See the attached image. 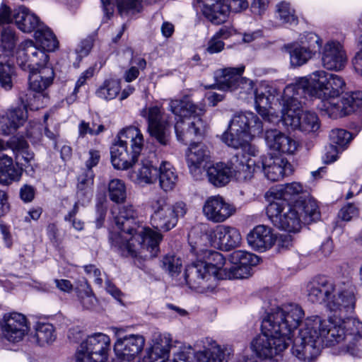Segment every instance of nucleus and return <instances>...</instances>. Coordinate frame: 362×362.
Listing matches in <instances>:
<instances>
[{
	"label": "nucleus",
	"mask_w": 362,
	"mask_h": 362,
	"mask_svg": "<svg viewBox=\"0 0 362 362\" xmlns=\"http://www.w3.org/2000/svg\"><path fill=\"white\" fill-rule=\"evenodd\" d=\"M112 214L115 226L110 239L122 255L142 259L157 256L163 235L137 221L138 211L132 204L114 206Z\"/></svg>",
	"instance_id": "nucleus-1"
},
{
	"label": "nucleus",
	"mask_w": 362,
	"mask_h": 362,
	"mask_svg": "<svg viewBox=\"0 0 362 362\" xmlns=\"http://www.w3.org/2000/svg\"><path fill=\"white\" fill-rule=\"evenodd\" d=\"M263 130V122L255 113L238 112L233 115L227 130L222 134L221 140L228 146L241 150L229 161L232 177L237 180H250L259 168L252 158L257 155L258 150L250 141L262 134Z\"/></svg>",
	"instance_id": "nucleus-2"
},
{
	"label": "nucleus",
	"mask_w": 362,
	"mask_h": 362,
	"mask_svg": "<svg viewBox=\"0 0 362 362\" xmlns=\"http://www.w3.org/2000/svg\"><path fill=\"white\" fill-rule=\"evenodd\" d=\"M304 315L302 308L294 303L272 308L262 322V334L252 341V349L267 356L281 354L291 343Z\"/></svg>",
	"instance_id": "nucleus-3"
},
{
	"label": "nucleus",
	"mask_w": 362,
	"mask_h": 362,
	"mask_svg": "<svg viewBox=\"0 0 362 362\" xmlns=\"http://www.w3.org/2000/svg\"><path fill=\"white\" fill-rule=\"evenodd\" d=\"M352 313H334L327 319L319 316L307 317L293 340L292 354L300 361L310 362L321 349L342 342L346 337L343 317Z\"/></svg>",
	"instance_id": "nucleus-4"
},
{
	"label": "nucleus",
	"mask_w": 362,
	"mask_h": 362,
	"mask_svg": "<svg viewBox=\"0 0 362 362\" xmlns=\"http://www.w3.org/2000/svg\"><path fill=\"white\" fill-rule=\"evenodd\" d=\"M267 215L277 228L296 233L300 230L302 223H310L319 219L320 211L314 199L295 202L293 205L277 199L267 206Z\"/></svg>",
	"instance_id": "nucleus-5"
},
{
	"label": "nucleus",
	"mask_w": 362,
	"mask_h": 362,
	"mask_svg": "<svg viewBox=\"0 0 362 362\" xmlns=\"http://www.w3.org/2000/svg\"><path fill=\"white\" fill-rule=\"evenodd\" d=\"M144 145L141 130L129 126L120 130L111 147V162L115 168L127 170L138 160Z\"/></svg>",
	"instance_id": "nucleus-6"
},
{
	"label": "nucleus",
	"mask_w": 362,
	"mask_h": 362,
	"mask_svg": "<svg viewBox=\"0 0 362 362\" xmlns=\"http://www.w3.org/2000/svg\"><path fill=\"white\" fill-rule=\"evenodd\" d=\"M334 283L325 277H319L308 286V298L313 303L325 304L332 313H353L356 298L353 290H346L334 294Z\"/></svg>",
	"instance_id": "nucleus-7"
},
{
	"label": "nucleus",
	"mask_w": 362,
	"mask_h": 362,
	"mask_svg": "<svg viewBox=\"0 0 362 362\" xmlns=\"http://www.w3.org/2000/svg\"><path fill=\"white\" fill-rule=\"evenodd\" d=\"M300 93L293 86H286L281 98V119L285 125L306 133L316 132L320 129L319 119L314 112H302Z\"/></svg>",
	"instance_id": "nucleus-8"
},
{
	"label": "nucleus",
	"mask_w": 362,
	"mask_h": 362,
	"mask_svg": "<svg viewBox=\"0 0 362 362\" xmlns=\"http://www.w3.org/2000/svg\"><path fill=\"white\" fill-rule=\"evenodd\" d=\"M150 207L152 211L151 225L165 232L175 228L179 218L184 217L188 211L185 202L177 201L170 204L167 198L161 196L153 197L150 201Z\"/></svg>",
	"instance_id": "nucleus-9"
},
{
	"label": "nucleus",
	"mask_w": 362,
	"mask_h": 362,
	"mask_svg": "<svg viewBox=\"0 0 362 362\" xmlns=\"http://www.w3.org/2000/svg\"><path fill=\"white\" fill-rule=\"evenodd\" d=\"M110 342V337L101 332L88 336L75 354V362H107Z\"/></svg>",
	"instance_id": "nucleus-10"
},
{
	"label": "nucleus",
	"mask_w": 362,
	"mask_h": 362,
	"mask_svg": "<svg viewBox=\"0 0 362 362\" xmlns=\"http://www.w3.org/2000/svg\"><path fill=\"white\" fill-rule=\"evenodd\" d=\"M28 73L29 88L35 93L33 98L30 96L26 100V103L28 105L39 109L48 102L49 99L45 90L52 84L54 72L52 67H45Z\"/></svg>",
	"instance_id": "nucleus-11"
},
{
	"label": "nucleus",
	"mask_w": 362,
	"mask_h": 362,
	"mask_svg": "<svg viewBox=\"0 0 362 362\" xmlns=\"http://www.w3.org/2000/svg\"><path fill=\"white\" fill-rule=\"evenodd\" d=\"M329 73L324 70L315 71L306 76L299 78L293 86L296 88V92L300 93V96L303 97L304 94L320 99L317 105L320 110V106L324 102H329L326 99L327 90V80Z\"/></svg>",
	"instance_id": "nucleus-12"
},
{
	"label": "nucleus",
	"mask_w": 362,
	"mask_h": 362,
	"mask_svg": "<svg viewBox=\"0 0 362 362\" xmlns=\"http://www.w3.org/2000/svg\"><path fill=\"white\" fill-rule=\"evenodd\" d=\"M202 4L203 15L214 24L224 23L230 11L240 12L246 9V0H197Z\"/></svg>",
	"instance_id": "nucleus-13"
},
{
	"label": "nucleus",
	"mask_w": 362,
	"mask_h": 362,
	"mask_svg": "<svg viewBox=\"0 0 362 362\" xmlns=\"http://www.w3.org/2000/svg\"><path fill=\"white\" fill-rule=\"evenodd\" d=\"M140 115L147 120V132L162 146L170 142V131L168 122L163 119L160 108L157 105L145 107L140 110Z\"/></svg>",
	"instance_id": "nucleus-14"
},
{
	"label": "nucleus",
	"mask_w": 362,
	"mask_h": 362,
	"mask_svg": "<svg viewBox=\"0 0 362 362\" xmlns=\"http://www.w3.org/2000/svg\"><path fill=\"white\" fill-rule=\"evenodd\" d=\"M185 279L190 288L199 293H204L215 288L217 276L211 274L206 269V264L199 259L187 267Z\"/></svg>",
	"instance_id": "nucleus-15"
},
{
	"label": "nucleus",
	"mask_w": 362,
	"mask_h": 362,
	"mask_svg": "<svg viewBox=\"0 0 362 362\" xmlns=\"http://www.w3.org/2000/svg\"><path fill=\"white\" fill-rule=\"evenodd\" d=\"M361 105L362 93L361 92L346 93L340 100L337 98L331 102H324L320 106V111L322 115L337 118L350 114L356 107Z\"/></svg>",
	"instance_id": "nucleus-16"
},
{
	"label": "nucleus",
	"mask_w": 362,
	"mask_h": 362,
	"mask_svg": "<svg viewBox=\"0 0 362 362\" xmlns=\"http://www.w3.org/2000/svg\"><path fill=\"white\" fill-rule=\"evenodd\" d=\"M205 237L212 247L223 250H230L238 247L242 240L240 233L236 228L225 225L208 229Z\"/></svg>",
	"instance_id": "nucleus-17"
},
{
	"label": "nucleus",
	"mask_w": 362,
	"mask_h": 362,
	"mask_svg": "<svg viewBox=\"0 0 362 362\" xmlns=\"http://www.w3.org/2000/svg\"><path fill=\"white\" fill-rule=\"evenodd\" d=\"M197 349L196 362H228L231 355L230 349L221 346L211 338L206 337L194 344Z\"/></svg>",
	"instance_id": "nucleus-18"
},
{
	"label": "nucleus",
	"mask_w": 362,
	"mask_h": 362,
	"mask_svg": "<svg viewBox=\"0 0 362 362\" xmlns=\"http://www.w3.org/2000/svg\"><path fill=\"white\" fill-rule=\"evenodd\" d=\"M235 212V206L221 195L209 197L202 206V213L206 220L215 223L226 221Z\"/></svg>",
	"instance_id": "nucleus-19"
},
{
	"label": "nucleus",
	"mask_w": 362,
	"mask_h": 362,
	"mask_svg": "<svg viewBox=\"0 0 362 362\" xmlns=\"http://www.w3.org/2000/svg\"><path fill=\"white\" fill-rule=\"evenodd\" d=\"M0 330L8 341L13 343L18 342L28 333L27 319L25 315L19 313H6L0 321Z\"/></svg>",
	"instance_id": "nucleus-20"
},
{
	"label": "nucleus",
	"mask_w": 362,
	"mask_h": 362,
	"mask_svg": "<svg viewBox=\"0 0 362 362\" xmlns=\"http://www.w3.org/2000/svg\"><path fill=\"white\" fill-rule=\"evenodd\" d=\"M207 128L206 122L199 115L180 119L175 124V131L179 141L187 144L202 136Z\"/></svg>",
	"instance_id": "nucleus-21"
},
{
	"label": "nucleus",
	"mask_w": 362,
	"mask_h": 362,
	"mask_svg": "<svg viewBox=\"0 0 362 362\" xmlns=\"http://www.w3.org/2000/svg\"><path fill=\"white\" fill-rule=\"evenodd\" d=\"M145 339L140 334H129L118 338L114 344L113 350L116 357L124 361H132L141 353Z\"/></svg>",
	"instance_id": "nucleus-22"
},
{
	"label": "nucleus",
	"mask_w": 362,
	"mask_h": 362,
	"mask_svg": "<svg viewBox=\"0 0 362 362\" xmlns=\"http://www.w3.org/2000/svg\"><path fill=\"white\" fill-rule=\"evenodd\" d=\"M211 160L208 147L202 143H192L186 151V161L191 175L196 179L201 178Z\"/></svg>",
	"instance_id": "nucleus-23"
},
{
	"label": "nucleus",
	"mask_w": 362,
	"mask_h": 362,
	"mask_svg": "<svg viewBox=\"0 0 362 362\" xmlns=\"http://www.w3.org/2000/svg\"><path fill=\"white\" fill-rule=\"evenodd\" d=\"M347 56L344 46L338 41H328L322 52V64L327 70L340 71L346 64Z\"/></svg>",
	"instance_id": "nucleus-24"
},
{
	"label": "nucleus",
	"mask_w": 362,
	"mask_h": 362,
	"mask_svg": "<svg viewBox=\"0 0 362 362\" xmlns=\"http://www.w3.org/2000/svg\"><path fill=\"white\" fill-rule=\"evenodd\" d=\"M262 170L267 178L276 182L293 173V168L288 160L281 156L267 155L262 158Z\"/></svg>",
	"instance_id": "nucleus-25"
},
{
	"label": "nucleus",
	"mask_w": 362,
	"mask_h": 362,
	"mask_svg": "<svg viewBox=\"0 0 362 362\" xmlns=\"http://www.w3.org/2000/svg\"><path fill=\"white\" fill-rule=\"evenodd\" d=\"M264 140L269 149L284 154L293 155L298 150V142L276 129L266 130Z\"/></svg>",
	"instance_id": "nucleus-26"
},
{
	"label": "nucleus",
	"mask_w": 362,
	"mask_h": 362,
	"mask_svg": "<svg viewBox=\"0 0 362 362\" xmlns=\"http://www.w3.org/2000/svg\"><path fill=\"white\" fill-rule=\"evenodd\" d=\"M247 240L252 248L263 252L274 245L276 236L270 227L259 225L248 233Z\"/></svg>",
	"instance_id": "nucleus-27"
},
{
	"label": "nucleus",
	"mask_w": 362,
	"mask_h": 362,
	"mask_svg": "<svg viewBox=\"0 0 362 362\" xmlns=\"http://www.w3.org/2000/svg\"><path fill=\"white\" fill-rule=\"evenodd\" d=\"M243 71L244 66L217 70L214 74L216 83L206 88H217L222 90H235L237 89V84L241 78L240 75Z\"/></svg>",
	"instance_id": "nucleus-28"
},
{
	"label": "nucleus",
	"mask_w": 362,
	"mask_h": 362,
	"mask_svg": "<svg viewBox=\"0 0 362 362\" xmlns=\"http://www.w3.org/2000/svg\"><path fill=\"white\" fill-rule=\"evenodd\" d=\"M13 17L16 25L23 33L36 30L42 23L35 13L23 5L13 9Z\"/></svg>",
	"instance_id": "nucleus-29"
},
{
	"label": "nucleus",
	"mask_w": 362,
	"mask_h": 362,
	"mask_svg": "<svg viewBox=\"0 0 362 362\" xmlns=\"http://www.w3.org/2000/svg\"><path fill=\"white\" fill-rule=\"evenodd\" d=\"M275 200L281 199L286 202L297 199L295 202L305 201L313 199L309 196L307 188L300 182H293L280 186L274 192Z\"/></svg>",
	"instance_id": "nucleus-30"
},
{
	"label": "nucleus",
	"mask_w": 362,
	"mask_h": 362,
	"mask_svg": "<svg viewBox=\"0 0 362 362\" xmlns=\"http://www.w3.org/2000/svg\"><path fill=\"white\" fill-rule=\"evenodd\" d=\"M169 109L175 115L180 117V119H186L194 115L202 116L204 112V105H197L187 98L182 100H170Z\"/></svg>",
	"instance_id": "nucleus-31"
},
{
	"label": "nucleus",
	"mask_w": 362,
	"mask_h": 362,
	"mask_svg": "<svg viewBox=\"0 0 362 362\" xmlns=\"http://www.w3.org/2000/svg\"><path fill=\"white\" fill-rule=\"evenodd\" d=\"M199 255V259L202 263L206 264V269L212 275L217 276V280L223 279L222 273L224 272L225 258L223 256L216 251L204 250Z\"/></svg>",
	"instance_id": "nucleus-32"
},
{
	"label": "nucleus",
	"mask_w": 362,
	"mask_h": 362,
	"mask_svg": "<svg viewBox=\"0 0 362 362\" xmlns=\"http://www.w3.org/2000/svg\"><path fill=\"white\" fill-rule=\"evenodd\" d=\"M171 348V339L169 336H160L153 346L145 362H171L168 360Z\"/></svg>",
	"instance_id": "nucleus-33"
},
{
	"label": "nucleus",
	"mask_w": 362,
	"mask_h": 362,
	"mask_svg": "<svg viewBox=\"0 0 362 362\" xmlns=\"http://www.w3.org/2000/svg\"><path fill=\"white\" fill-rule=\"evenodd\" d=\"M286 48L289 53L292 67H299L305 64L315 54V51H311L310 48L300 45L298 42L289 44Z\"/></svg>",
	"instance_id": "nucleus-34"
},
{
	"label": "nucleus",
	"mask_w": 362,
	"mask_h": 362,
	"mask_svg": "<svg viewBox=\"0 0 362 362\" xmlns=\"http://www.w3.org/2000/svg\"><path fill=\"white\" fill-rule=\"evenodd\" d=\"M206 173L209 181L216 187L226 185L232 177L230 164L223 163H217L208 168Z\"/></svg>",
	"instance_id": "nucleus-35"
},
{
	"label": "nucleus",
	"mask_w": 362,
	"mask_h": 362,
	"mask_svg": "<svg viewBox=\"0 0 362 362\" xmlns=\"http://www.w3.org/2000/svg\"><path fill=\"white\" fill-rule=\"evenodd\" d=\"M158 178L160 188L165 192H169L175 188L178 177L172 164L163 161L158 168Z\"/></svg>",
	"instance_id": "nucleus-36"
},
{
	"label": "nucleus",
	"mask_w": 362,
	"mask_h": 362,
	"mask_svg": "<svg viewBox=\"0 0 362 362\" xmlns=\"http://www.w3.org/2000/svg\"><path fill=\"white\" fill-rule=\"evenodd\" d=\"M42 50L43 49L37 47L32 40L23 42L16 53V62L18 66L23 71H28L30 60L34 58L37 52Z\"/></svg>",
	"instance_id": "nucleus-37"
},
{
	"label": "nucleus",
	"mask_w": 362,
	"mask_h": 362,
	"mask_svg": "<svg viewBox=\"0 0 362 362\" xmlns=\"http://www.w3.org/2000/svg\"><path fill=\"white\" fill-rule=\"evenodd\" d=\"M158 169L153 165V162L146 159L142 160L138 170L134 172L132 177L140 185L153 184L158 179Z\"/></svg>",
	"instance_id": "nucleus-38"
},
{
	"label": "nucleus",
	"mask_w": 362,
	"mask_h": 362,
	"mask_svg": "<svg viewBox=\"0 0 362 362\" xmlns=\"http://www.w3.org/2000/svg\"><path fill=\"white\" fill-rule=\"evenodd\" d=\"M77 192L78 202L84 204L88 202L93 196L92 187L93 185V175L91 170L81 175L78 178Z\"/></svg>",
	"instance_id": "nucleus-39"
},
{
	"label": "nucleus",
	"mask_w": 362,
	"mask_h": 362,
	"mask_svg": "<svg viewBox=\"0 0 362 362\" xmlns=\"http://www.w3.org/2000/svg\"><path fill=\"white\" fill-rule=\"evenodd\" d=\"M35 329V337L38 345L45 346L52 344L56 340L55 329L52 324L38 322Z\"/></svg>",
	"instance_id": "nucleus-40"
},
{
	"label": "nucleus",
	"mask_w": 362,
	"mask_h": 362,
	"mask_svg": "<svg viewBox=\"0 0 362 362\" xmlns=\"http://www.w3.org/2000/svg\"><path fill=\"white\" fill-rule=\"evenodd\" d=\"M36 40L47 51H54L58 46L57 40L52 31L43 23L35 30Z\"/></svg>",
	"instance_id": "nucleus-41"
},
{
	"label": "nucleus",
	"mask_w": 362,
	"mask_h": 362,
	"mask_svg": "<svg viewBox=\"0 0 362 362\" xmlns=\"http://www.w3.org/2000/svg\"><path fill=\"white\" fill-rule=\"evenodd\" d=\"M16 78V69L4 57H0V84L6 90L13 87V80Z\"/></svg>",
	"instance_id": "nucleus-42"
},
{
	"label": "nucleus",
	"mask_w": 362,
	"mask_h": 362,
	"mask_svg": "<svg viewBox=\"0 0 362 362\" xmlns=\"http://www.w3.org/2000/svg\"><path fill=\"white\" fill-rule=\"evenodd\" d=\"M121 90L120 82L118 80L109 78L105 80L97 89L96 95L103 100H110L117 97Z\"/></svg>",
	"instance_id": "nucleus-43"
},
{
	"label": "nucleus",
	"mask_w": 362,
	"mask_h": 362,
	"mask_svg": "<svg viewBox=\"0 0 362 362\" xmlns=\"http://www.w3.org/2000/svg\"><path fill=\"white\" fill-rule=\"evenodd\" d=\"M327 83L326 99L329 102L338 98L346 89V83L339 75L329 73Z\"/></svg>",
	"instance_id": "nucleus-44"
},
{
	"label": "nucleus",
	"mask_w": 362,
	"mask_h": 362,
	"mask_svg": "<svg viewBox=\"0 0 362 362\" xmlns=\"http://www.w3.org/2000/svg\"><path fill=\"white\" fill-rule=\"evenodd\" d=\"M108 194L111 201L120 204L127 199V188L124 182L119 179L110 180L108 185Z\"/></svg>",
	"instance_id": "nucleus-45"
},
{
	"label": "nucleus",
	"mask_w": 362,
	"mask_h": 362,
	"mask_svg": "<svg viewBox=\"0 0 362 362\" xmlns=\"http://www.w3.org/2000/svg\"><path fill=\"white\" fill-rule=\"evenodd\" d=\"M259 86L255 88V101L256 105V110L259 115L262 116L264 120L269 122H274V119H278L277 116H274L269 112L267 109V106L271 104L269 99L265 94H259Z\"/></svg>",
	"instance_id": "nucleus-46"
},
{
	"label": "nucleus",
	"mask_w": 362,
	"mask_h": 362,
	"mask_svg": "<svg viewBox=\"0 0 362 362\" xmlns=\"http://www.w3.org/2000/svg\"><path fill=\"white\" fill-rule=\"evenodd\" d=\"M19 40L16 30L10 26L1 32L0 49L4 52H12Z\"/></svg>",
	"instance_id": "nucleus-47"
},
{
	"label": "nucleus",
	"mask_w": 362,
	"mask_h": 362,
	"mask_svg": "<svg viewBox=\"0 0 362 362\" xmlns=\"http://www.w3.org/2000/svg\"><path fill=\"white\" fill-rule=\"evenodd\" d=\"M231 264H238L245 267H250L257 265L259 262V257L250 252L243 250H235L230 255Z\"/></svg>",
	"instance_id": "nucleus-48"
},
{
	"label": "nucleus",
	"mask_w": 362,
	"mask_h": 362,
	"mask_svg": "<svg viewBox=\"0 0 362 362\" xmlns=\"http://www.w3.org/2000/svg\"><path fill=\"white\" fill-rule=\"evenodd\" d=\"M77 297L83 309L92 310L97 305V299L88 285L83 289H77Z\"/></svg>",
	"instance_id": "nucleus-49"
},
{
	"label": "nucleus",
	"mask_w": 362,
	"mask_h": 362,
	"mask_svg": "<svg viewBox=\"0 0 362 362\" xmlns=\"http://www.w3.org/2000/svg\"><path fill=\"white\" fill-rule=\"evenodd\" d=\"M182 266L181 259L174 255H167L161 261V267L171 276L179 274Z\"/></svg>",
	"instance_id": "nucleus-50"
},
{
	"label": "nucleus",
	"mask_w": 362,
	"mask_h": 362,
	"mask_svg": "<svg viewBox=\"0 0 362 362\" xmlns=\"http://www.w3.org/2000/svg\"><path fill=\"white\" fill-rule=\"evenodd\" d=\"M344 330L346 336H352L354 339L362 338V322L357 318L343 317Z\"/></svg>",
	"instance_id": "nucleus-51"
},
{
	"label": "nucleus",
	"mask_w": 362,
	"mask_h": 362,
	"mask_svg": "<svg viewBox=\"0 0 362 362\" xmlns=\"http://www.w3.org/2000/svg\"><path fill=\"white\" fill-rule=\"evenodd\" d=\"M6 114L11 121L13 120L14 122L18 129L23 126L28 119L26 105L11 107L7 110Z\"/></svg>",
	"instance_id": "nucleus-52"
},
{
	"label": "nucleus",
	"mask_w": 362,
	"mask_h": 362,
	"mask_svg": "<svg viewBox=\"0 0 362 362\" xmlns=\"http://www.w3.org/2000/svg\"><path fill=\"white\" fill-rule=\"evenodd\" d=\"M252 268L245 267L238 264H232L229 267L224 269L226 278L228 279H245L251 275Z\"/></svg>",
	"instance_id": "nucleus-53"
},
{
	"label": "nucleus",
	"mask_w": 362,
	"mask_h": 362,
	"mask_svg": "<svg viewBox=\"0 0 362 362\" xmlns=\"http://www.w3.org/2000/svg\"><path fill=\"white\" fill-rule=\"evenodd\" d=\"M79 137H85L86 135L96 136L104 132L105 127L102 124H96L94 122H89L81 120L78 124Z\"/></svg>",
	"instance_id": "nucleus-54"
},
{
	"label": "nucleus",
	"mask_w": 362,
	"mask_h": 362,
	"mask_svg": "<svg viewBox=\"0 0 362 362\" xmlns=\"http://www.w3.org/2000/svg\"><path fill=\"white\" fill-rule=\"evenodd\" d=\"M278 18L283 23L296 24L297 18L294 11L291 8L290 4L286 2H281L277 5Z\"/></svg>",
	"instance_id": "nucleus-55"
},
{
	"label": "nucleus",
	"mask_w": 362,
	"mask_h": 362,
	"mask_svg": "<svg viewBox=\"0 0 362 362\" xmlns=\"http://www.w3.org/2000/svg\"><path fill=\"white\" fill-rule=\"evenodd\" d=\"M331 144L337 145L339 148H343L351 140V134L341 129H336L331 131L329 134Z\"/></svg>",
	"instance_id": "nucleus-56"
},
{
	"label": "nucleus",
	"mask_w": 362,
	"mask_h": 362,
	"mask_svg": "<svg viewBox=\"0 0 362 362\" xmlns=\"http://www.w3.org/2000/svg\"><path fill=\"white\" fill-rule=\"evenodd\" d=\"M28 64L29 69L26 71L27 72L37 71L45 67H52L49 64V56L44 49L41 52H37V54Z\"/></svg>",
	"instance_id": "nucleus-57"
},
{
	"label": "nucleus",
	"mask_w": 362,
	"mask_h": 362,
	"mask_svg": "<svg viewBox=\"0 0 362 362\" xmlns=\"http://www.w3.org/2000/svg\"><path fill=\"white\" fill-rule=\"evenodd\" d=\"M22 175V169L14 164L6 169L0 175V182L9 185L13 181H18Z\"/></svg>",
	"instance_id": "nucleus-58"
},
{
	"label": "nucleus",
	"mask_w": 362,
	"mask_h": 362,
	"mask_svg": "<svg viewBox=\"0 0 362 362\" xmlns=\"http://www.w3.org/2000/svg\"><path fill=\"white\" fill-rule=\"evenodd\" d=\"M240 90L239 95L242 99L252 98L255 92L254 83L252 81L246 78H240L237 84V89Z\"/></svg>",
	"instance_id": "nucleus-59"
},
{
	"label": "nucleus",
	"mask_w": 362,
	"mask_h": 362,
	"mask_svg": "<svg viewBox=\"0 0 362 362\" xmlns=\"http://www.w3.org/2000/svg\"><path fill=\"white\" fill-rule=\"evenodd\" d=\"M300 45L310 48L311 51H315L321 47L322 40L320 37L315 33H308L300 37Z\"/></svg>",
	"instance_id": "nucleus-60"
},
{
	"label": "nucleus",
	"mask_w": 362,
	"mask_h": 362,
	"mask_svg": "<svg viewBox=\"0 0 362 362\" xmlns=\"http://www.w3.org/2000/svg\"><path fill=\"white\" fill-rule=\"evenodd\" d=\"M192 349L191 346L182 345L174 354L171 362H192Z\"/></svg>",
	"instance_id": "nucleus-61"
},
{
	"label": "nucleus",
	"mask_w": 362,
	"mask_h": 362,
	"mask_svg": "<svg viewBox=\"0 0 362 362\" xmlns=\"http://www.w3.org/2000/svg\"><path fill=\"white\" fill-rule=\"evenodd\" d=\"M14 122L11 120L5 113L0 116V134L3 135H9L17 130Z\"/></svg>",
	"instance_id": "nucleus-62"
},
{
	"label": "nucleus",
	"mask_w": 362,
	"mask_h": 362,
	"mask_svg": "<svg viewBox=\"0 0 362 362\" xmlns=\"http://www.w3.org/2000/svg\"><path fill=\"white\" fill-rule=\"evenodd\" d=\"M358 209L353 204H348L341 209L339 212V217L345 221H349L353 218L358 216Z\"/></svg>",
	"instance_id": "nucleus-63"
},
{
	"label": "nucleus",
	"mask_w": 362,
	"mask_h": 362,
	"mask_svg": "<svg viewBox=\"0 0 362 362\" xmlns=\"http://www.w3.org/2000/svg\"><path fill=\"white\" fill-rule=\"evenodd\" d=\"M340 149L341 148L337 147V146L330 144L326 148L325 153L322 157L324 163L326 164H329L337 160Z\"/></svg>",
	"instance_id": "nucleus-64"
}]
</instances>
